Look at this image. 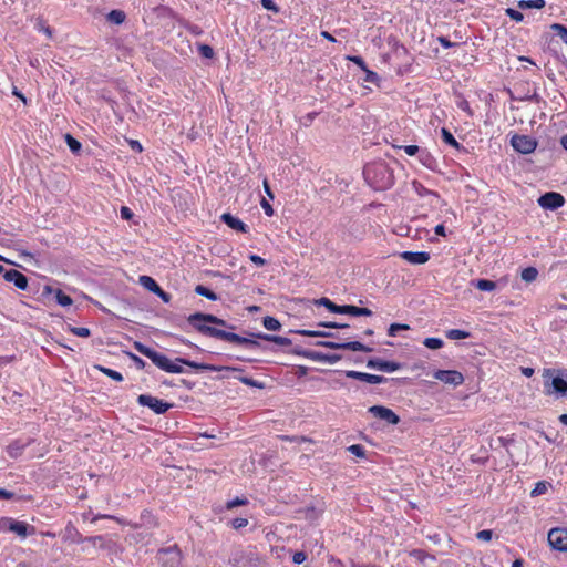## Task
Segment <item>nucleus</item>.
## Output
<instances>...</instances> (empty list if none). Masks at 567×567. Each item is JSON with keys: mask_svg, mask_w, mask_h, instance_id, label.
<instances>
[{"mask_svg": "<svg viewBox=\"0 0 567 567\" xmlns=\"http://www.w3.org/2000/svg\"><path fill=\"white\" fill-rule=\"evenodd\" d=\"M134 349L141 354L147 357L157 368L168 373H184L183 364L188 365L197 371H236L237 368L227 365H214L208 363H197L183 358H176L174 361L167 358L165 354L159 353L152 348L143 344L142 342L135 341Z\"/></svg>", "mask_w": 567, "mask_h": 567, "instance_id": "1", "label": "nucleus"}, {"mask_svg": "<svg viewBox=\"0 0 567 567\" xmlns=\"http://www.w3.org/2000/svg\"><path fill=\"white\" fill-rule=\"evenodd\" d=\"M363 176L374 190H385L394 185L393 169L384 161L367 164L363 169Z\"/></svg>", "mask_w": 567, "mask_h": 567, "instance_id": "2", "label": "nucleus"}, {"mask_svg": "<svg viewBox=\"0 0 567 567\" xmlns=\"http://www.w3.org/2000/svg\"><path fill=\"white\" fill-rule=\"evenodd\" d=\"M137 403L142 406L150 408L156 414H164L173 406L172 403H167L150 394H140L137 396Z\"/></svg>", "mask_w": 567, "mask_h": 567, "instance_id": "3", "label": "nucleus"}, {"mask_svg": "<svg viewBox=\"0 0 567 567\" xmlns=\"http://www.w3.org/2000/svg\"><path fill=\"white\" fill-rule=\"evenodd\" d=\"M511 145L520 154H530L537 147V141L528 135L515 134L511 138Z\"/></svg>", "mask_w": 567, "mask_h": 567, "instance_id": "4", "label": "nucleus"}, {"mask_svg": "<svg viewBox=\"0 0 567 567\" xmlns=\"http://www.w3.org/2000/svg\"><path fill=\"white\" fill-rule=\"evenodd\" d=\"M548 543L553 549L567 551V528H551L548 532Z\"/></svg>", "mask_w": 567, "mask_h": 567, "instance_id": "5", "label": "nucleus"}, {"mask_svg": "<svg viewBox=\"0 0 567 567\" xmlns=\"http://www.w3.org/2000/svg\"><path fill=\"white\" fill-rule=\"evenodd\" d=\"M433 377L442 383L453 386L463 384L465 380L464 375L456 370H435Z\"/></svg>", "mask_w": 567, "mask_h": 567, "instance_id": "6", "label": "nucleus"}, {"mask_svg": "<svg viewBox=\"0 0 567 567\" xmlns=\"http://www.w3.org/2000/svg\"><path fill=\"white\" fill-rule=\"evenodd\" d=\"M538 205L544 209L555 210L565 204V198L556 192H548L538 198Z\"/></svg>", "mask_w": 567, "mask_h": 567, "instance_id": "7", "label": "nucleus"}, {"mask_svg": "<svg viewBox=\"0 0 567 567\" xmlns=\"http://www.w3.org/2000/svg\"><path fill=\"white\" fill-rule=\"evenodd\" d=\"M318 344L329 348V349H344L351 351H361V352H371L373 349L359 342V341H349V342H333V341H322Z\"/></svg>", "mask_w": 567, "mask_h": 567, "instance_id": "8", "label": "nucleus"}, {"mask_svg": "<svg viewBox=\"0 0 567 567\" xmlns=\"http://www.w3.org/2000/svg\"><path fill=\"white\" fill-rule=\"evenodd\" d=\"M159 559L165 567H181V551L176 546L159 550Z\"/></svg>", "mask_w": 567, "mask_h": 567, "instance_id": "9", "label": "nucleus"}, {"mask_svg": "<svg viewBox=\"0 0 567 567\" xmlns=\"http://www.w3.org/2000/svg\"><path fill=\"white\" fill-rule=\"evenodd\" d=\"M369 413L374 417L385 421L389 424H398L399 416L389 408L382 405H373L369 408Z\"/></svg>", "mask_w": 567, "mask_h": 567, "instance_id": "10", "label": "nucleus"}, {"mask_svg": "<svg viewBox=\"0 0 567 567\" xmlns=\"http://www.w3.org/2000/svg\"><path fill=\"white\" fill-rule=\"evenodd\" d=\"M344 374L350 379L360 380L370 384H381L386 381V378L383 375L370 374L354 370H348L344 372Z\"/></svg>", "mask_w": 567, "mask_h": 567, "instance_id": "11", "label": "nucleus"}, {"mask_svg": "<svg viewBox=\"0 0 567 567\" xmlns=\"http://www.w3.org/2000/svg\"><path fill=\"white\" fill-rule=\"evenodd\" d=\"M367 367L382 372L392 373L398 371L401 368V364L394 361H385L382 359L374 358L368 360Z\"/></svg>", "mask_w": 567, "mask_h": 567, "instance_id": "12", "label": "nucleus"}, {"mask_svg": "<svg viewBox=\"0 0 567 567\" xmlns=\"http://www.w3.org/2000/svg\"><path fill=\"white\" fill-rule=\"evenodd\" d=\"M400 257L411 265H423L431 258L427 251H402Z\"/></svg>", "mask_w": 567, "mask_h": 567, "instance_id": "13", "label": "nucleus"}, {"mask_svg": "<svg viewBox=\"0 0 567 567\" xmlns=\"http://www.w3.org/2000/svg\"><path fill=\"white\" fill-rule=\"evenodd\" d=\"M4 280L12 282L20 290H25L28 288V278L16 269L4 271Z\"/></svg>", "mask_w": 567, "mask_h": 567, "instance_id": "14", "label": "nucleus"}, {"mask_svg": "<svg viewBox=\"0 0 567 567\" xmlns=\"http://www.w3.org/2000/svg\"><path fill=\"white\" fill-rule=\"evenodd\" d=\"M43 295L45 296H49V295H54L55 297V300L56 302L62 306V307H68V306H71L72 305V298L68 295H65L62 290L60 289H54L52 288L51 286H44L43 288Z\"/></svg>", "mask_w": 567, "mask_h": 567, "instance_id": "15", "label": "nucleus"}, {"mask_svg": "<svg viewBox=\"0 0 567 567\" xmlns=\"http://www.w3.org/2000/svg\"><path fill=\"white\" fill-rule=\"evenodd\" d=\"M221 220L231 229L240 231V233H247L248 226L243 223L239 218L233 216L229 213H225L221 215Z\"/></svg>", "mask_w": 567, "mask_h": 567, "instance_id": "16", "label": "nucleus"}, {"mask_svg": "<svg viewBox=\"0 0 567 567\" xmlns=\"http://www.w3.org/2000/svg\"><path fill=\"white\" fill-rule=\"evenodd\" d=\"M547 393H555L557 396H567V381L560 377H555L551 380V390H547Z\"/></svg>", "mask_w": 567, "mask_h": 567, "instance_id": "17", "label": "nucleus"}, {"mask_svg": "<svg viewBox=\"0 0 567 567\" xmlns=\"http://www.w3.org/2000/svg\"><path fill=\"white\" fill-rule=\"evenodd\" d=\"M419 162L431 171H435L437 167L436 158L425 148H421L417 154Z\"/></svg>", "mask_w": 567, "mask_h": 567, "instance_id": "18", "label": "nucleus"}, {"mask_svg": "<svg viewBox=\"0 0 567 567\" xmlns=\"http://www.w3.org/2000/svg\"><path fill=\"white\" fill-rule=\"evenodd\" d=\"M31 443V440H27V441H22V440H16L13 441L12 443H10L7 447V452L8 454L13 457V458H17L19 457L22 452L24 451V449Z\"/></svg>", "mask_w": 567, "mask_h": 567, "instance_id": "19", "label": "nucleus"}, {"mask_svg": "<svg viewBox=\"0 0 567 567\" xmlns=\"http://www.w3.org/2000/svg\"><path fill=\"white\" fill-rule=\"evenodd\" d=\"M8 529L21 537H27L29 525L24 522H19L14 519H8Z\"/></svg>", "mask_w": 567, "mask_h": 567, "instance_id": "20", "label": "nucleus"}, {"mask_svg": "<svg viewBox=\"0 0 567 567\" xmlns=\"http://www.w3.org/2000/svg\"><path fill=\"white\" fill-rule=\"evenodd\" d=\"M196 313H193L187 318L188 323L192 324L197 331L208 336L207 329H210L212 327L206 324L208 323L206 318L194 319Z\"/></svg>", "mask_w": 567, "mask_h": 567, "instance_id": "21", "label": "nucleus"}, {"mask_svg": "<svg viewBox=\"0 0 567 567\" xmlns=\"http://www.w3.org/2000/svg\"><path fill=\"white\" fill-rule=\"evenodd\" d=\"M257 337L259 339L270 341V342H274V343H276L278 346H282V347H288L291 344V340L289 338L281 337V336L259 333V334H257Z\"/></svg>", "mask_w": 567, "mask_h": 567, "instance_id": "22", "label": "nucleus"}, {"mask_svg": "<svg viewBox=\"0 0 567 567\" xmlns=\"http://www.w3.org/2000/svg\"><path fill=\"white\" fill-rule=\"evenodd\" d=\"M138 282L141 284V286H143L145 289L152 291V292H156L157 290H159V286L158 284L150 276H141L138 278Z\"/></svg>", "mask_w": 567, "mask_h": 567, "instance_id": "23", "label": "nucleus"}, {"mask_svg": "<svg viewBox=\"0 0 567 567\" xmlns=\"http://www.w3.org/2000/svg\"><path fill=\"white\" fill-rule=\"evenodd\" d=\"M125 12L117 9L111 10L106 16L107 21L114 24L123 23L125 21Z\"/></svg>", "mask_w": 567, "mask_h": 567, "instance_id": "24", "label": "nucleus"}, {"mask_svg": "<svg viewBox=\"0 0 567 567\" xmlns=\"http://www.w3.org/2000/svg\"><path fill=\"white\" fill-rule=\"evenodd\" d=\"M546 4L545 0H519V9H542Z\"/></svg>", "mask_w": 567, "mask_h": 567, "instance_id": "25", "label": "nucleus"}, {"mask_svg": "<svg viewBox=\"0 0 567 567\" xmlns=\"http://www.w3.org/2000/svg\"><path fill=\"white\" fill-rule=\"evenodd\" d=\"M195 292L202 297L207 298L208 300L216 301L218 299V296L212 291L209 288L198 285L195 287Z\"/></svg>", "mask_w": 567, "mask_h": 567, "instance_id": "26", "label": "nucleus"}, {"mask_svg": "<svg viewBox=\"0 0 567 567\" xmlns=\"http://www.w3.org/2000/svg\"><path fill=\"white\" fill-rule=\"evenodd\" d=\"M95 369H97L99 371H101L102 373H104L105 375H107L109 378L116 382L123 381V375L118 371L105 368L103 365H95Z\"/></svg>", "mask_w": 567, "mask_h": 567, "instance_id": "27", "label": "nucleus"}, {"mask_svg": "<svg viewBox=\"0 0 567 567\" xmlns=\"http://www.w3.org/2000/svg\"><path fill=\"white\" fill-rule=\"evenodd\" d=\"M474 286L481 291H493L496 288V284L488 279H478Z\"/></svg>", "mask_w": 567, "mask_h": 567, "instance_id": "28", "label": "nucleus"}, {"mask_svg": "<svg viewBox=\"0 0 567 567\" xmlns=\"http://www.w3.org/2000/svg\"><path fill=\"white\" fill-rule=\"evenodd\" d=\"M262 324L267 330L278 331L281 328V323L274 317L267 316L262 320Z\"/></svg>", "mask_w": 567, "mask_h": 567, "instance_id": "29", "label": "nucleus"}, {"mask_svg": "<svg viewBox=\"0 0 567 567\" xmlns=\"http://www.w3.org/2000/svg\"><path fill=\"white\" fill-rule=\"evenodd\" d=\"M471 334L470 332L465 331V330H461V329H451V330H447L446 331V337L450 339V340H461V339H466L468 338Z\"/></svg>", "mask_w": 567, "mask_h": 567, "instance_id": "30", "label": "nucleus"}, {"mask_svg": "<svg viewBox=\"0 0 567 567\" xmlns=\"http://www.w3.org/2000/svg\"><path fill=\"white\" fill-rule=\"evenodd\" d=\"M538 276V270L535 267H527L522 271V279L526 282H533Z\"/></svg>", "mask_w": 567, "mask_h": 567, "instance_id": "31", "label": "nucleus"}, {"mask_svg": "<svg viewBox=\"0 0 567 567\" xmlns=\"http://www.w3.org/2000/svg\"><path fill=\"white\" fill-rule=\"evenodd\" d=\"M197 318H206V321L209 323H214V324L223 326V327L226 326L225 320H223L214 315H206V313L197 312L196 316L194 317V319H197Z\"/></svg>", "mask_w": 567, "mask_h": 567, "instance_id": "32", "label": "nucleus"}, {"mask_svg": "<svg viewBox=\"0 0 567 567\" xmlns=\"http://www.w3.org/2000/svg\"><path fill=\"white\" fill-rule=\"evenodd\" d=\"M412 188L421 197H424L427 195H435L434 192L427 189L425 186H423L420 182H416V181L412 182Z\"/></svg>", "mask_w": 567, "mask_h": 567, "instance_id": "33", "label": "nucleus"}, {"mask_svg": "<svg viewBox=\"0 0 567 567\" xmlns=\"http://www.w3.org/2000/svg\"><path fill=\"white\" fill-rule=\"evenodd\" d=\"M442 138L446 144H449L455 148L461 147L460 143L455 140L453 134L450 131H447L446 128H442Z\"/></svg>", "mask_w": 567, "mask_h": 567, "instance_id": "34", "label": "nucleus"}, {"mask_svg": "<svg viewBox=\"0 0 567 567\" xmlns=\"http://www.w3.org/2000/svg\"><path fill=\"white\" fill-rule=\"evenodd\" d=\"M65 141L72 153H78L81 150V143L70 134L65 135Z\"/></svg>", "mask_w": 567, "mask_h": 567, "instance_id": "35", "label": "nucleus"}, {"mask_svg": "<svg viewBox=\"0 0 567 567\" xmlns=\"http://www.w3.org/2000/svg\"><path fill=\"white\" fill-rule=\"evenodd\" d=\"M423 344L429 349H440L443 347V341L440 338H426L423 341Z\"/></svg>", "mask_w": 567, "mask_h": 567, "instance_id": "36", "label": "nucleus"}, {"mask_svg": "<svg viewBox=\"0 0 567 567\" xmlns=\"http://www.w3.org/2000/svg\"><path fill=\"white\" fill-rule=\"evenodd\" d=\"M69 331L81 338H87L91 334L90 329L85 327H69Z\"/></svg>", "mask_w": 567, "mask_h": 567, "instance_id": "37", "label": "nucleus"}, {"mask_svg": "<svg viewBox=\"0 0 567 567\" xmlns=\"http://www.w3.org/2000/svg\"><path fill=\"white\" fill-rule=\"evenodd\" d=\"M409 329H410V326H408V324H404V323H392V324H390V327L388 329V334L390 337H395L399 331L409 330Z\"/></svg>", "mask_w": 567, "mask_h": 567, "instance_id": "38", "label": "nucleus"}, {"mask_svg": "<svg viewBox=\"0 0 567 567\" xmlns=\"http://www.w3.org/2000/svg\"><path fill=\"white\" fill-rule=\"evenodd\" d=\"M316 303L318 305H321V306H324L329 311L333 312V313H337V311L339 310V306L333 303L330 299L328 298H321L319 300H316Z\"/></svg>", "mask_w": 567, "mask_h": 567, "instance_id": "39", "label": "nucleus"}, {"mask_svg": "<svg viewBox=\"0 0 567 567\" xmlns=\"http://www.w3.org/2000/svg\"><path fill=\"white\" fill-rule=\"evenodd\" d=\"M551 29L556 31V34L560 37L564 43L567 44V28L559 23H554Z\"/></svg>", "mask_w": 567, "mask_h": 567, "instance_id": "40", "label": "nucleus"}, {"mask_svg": "<svg viewBox=\"0 0 567 567\" xmlns=\"http://www.w3.org/2000/svg\"><path fill=\"white\" fill-rule=\"evenodd\" d=\"M297 333L301 334V336H307V337H329L331 336L329 332H326V331H319V330H298Z\"/></svg>", "mask_w": 567, "mask_h": 567, "instance_id": "41", "label": "nucleus"}, {"mask_svg": "<svg viewBox=\"0 0 567 567\" xmlns=\"http://www.w3.org/2000/svg\"><path fill=\"white\" fill-rule=\"evenodd\" d=\"M198 52L205 59H212L214 56V50L208 44H200L198 47Z\"/></svg>", "mask_w": 567, "mask_h": 567, "instance_id": "42", "label": "nucleus"}, {"mask_svg": "<svg viewBox=\"0 0 567 567\" xmlns=\"http://www.w3.org/2000/svg\"><path fill=\"white\" fill-rule=\"evenodd\" d=\"M505 12L512 20L516 22H522L524 20V14L516 9L507 8Z\"/></svg>", "mask_w": 567, "mask_h": 567, "instance_id": "43", "label": "nucleus"}, {"mask_svg": "<svg viewBox=\"0 0 567 567\" xmlns=\"http://www.w3.org/2000/svg\"><path fill=\"white\" fill-rule=\"evenodd\" d=\"M348 451L358 457H365V449L360 444L350 445Z\"/></svg>", "mask_w": 567, "mask_h": 567, "instance_id": "44", "label": "nucleus"}, {"mask_svg": "<svg viewBox=\"0 0 567 567\" xmlns=\"http://www.w3.org/2000/svg\"><path fill=\"white\" fill-rule=\"evenodd\" d=\"M337 313L350 315V316L357 317V306H353V305L339 306V310L337 311Z\"/></svg>", "mask_w": 567, "mask_h": 567, "instance_id": "45", "label": "nucleus"}, {"mask_svg": "<svg viewBox=\"0 0 567 567\" xmlns=\"http://www.w3.org/2000/svg\"><path fill=\"white\" fill-rule=\"evenodd\" d=\"M393 147L395 148H403L404 152L409 155V156H417V154L420 153L421 148L417 146V145H406V146H401V145H393Z\"/></svg>", "mask_w": 567, "mask_h": 567, "instance_id": "46", "label": "nucleus"}, {"mask_svg": "<svg viewBox=\"0 0 567 567\" xmlns=\"http://www.w3.org/2000/svg\"><path fill=\"white\" fill-rule=\"evenodd\" d=\"M35 29L39 32H43L48 38L52 37V29L48 24H45V22L43 20H39L37 22Z\"/></svg>", "mask_w": 567, "mask_h": 567, "instance_id": "47", "label": "nucleus"}, {"mask_svg": "<svg viewBox=\"0 0 567 567\" xmlns=\"http://www.w3.org/2000/svg\"><path fill=\"white\" fill-rule=\"evenodd\" d=\"M208 330V336L209 337H214V338H217V339H220V340H226V337H227V331L225 330H220V329H217V328H214L212 327L210 329H207Z\"/></svg>", "mask_w": 567, "mask_h": 567, "instance_id": "48", "label": "nucleus"}, {"mask_svg": "<svg viewBox=\"0 0 567 567\" xmlns=\"http://www.w3.org/2000/svg\"><path fill=\"white\" fill-rule=\"evenodd\" d=\"M247 503H248L247 498L236 497L234 499L228 501L226 504V507H227V509H231L236 506L246 505Z\"/></svg>", "mask_w": 567, "mask_h": 567, "instance_id": "49", "label": "nucleus"}, {"mask_svg": "<svg viewBox=\"0 0 567 567\" xmlns=\"http://www.w3.org/2000/svg\"><path fill=\"white\" fill-rule=\"evenodd\" d=\"M493 532L491 529H483L476 534L477 539L482 542H489L492 539Z\"/></svg>", "mask_w": 567, "mask_h": 567, "instance_id": "50", "label": "nucleus"}, {"mask_svg": "<svg viewBox=\"0 0 567 567\" xmlns=\"http://www.w3.org/2000/svg\"><path fill=\"white\" fill-rule=\"evenodd\" d=\"M248 525V519L243 517H237L231 520V527L235 529H240L243 527H246Z\"/></svg>", "mask_w": 567, "mask_h": 567, "instance_id": "51", "label": "nucleus"}, {"mask_svg": "<svg viewBox=\"0 0 567 567\" xmlns=\"http://www.w3.org/2000/svg\"><path fill=\"white\" fill-rule=\"evenodd\" d=\"M261 4L265 9L272 11L275 13L279 12V8L276 6L274 0H261Z\"/></svg>", "mask_w": 567, "mask_h": 567, "instance_id": "52", "label": "nucleus"}, {"mask_svg": "<svg viewBox=\"0 0 567 567\" xmlns=\"http://www.w3.org/2000/svg\"><path fill=\"white\" fill-rule=\"evenodd\" d=\"M547 491V485L545 482H538L536 483L535 488L532 492V495H540L544 494Z\"/></svg>", "mask_w": 567, "mask_h": 567, "instance_id": "53", "label": "nucleus"}, {"mask_svg": "<svg viewBox=\"0 0 567 567\" xmlns=\"http://www.w3.org/2000/svg\"><path fill=\"white\" fill-rule=\"evenodd\" d=\"M307 559V555L303 551H296L292 556V561L296 565L302 564Z\"/></svg>", "mask_w": 567, "mask_h": 567, "instance_id": "54", "label": "nucleus"}, {"mask_svg": "<svg viewBox=\"0 0 567 567\" xmlns=\"http://www.w3.org/2000/svg\"><path fill=\"white\" fill-rule=\"evenodd\" d=\"M324 355H326L324 353L315 352V351L306 353L307 358H309L311 360H316V361H321V362H324Z\"/></svg>", "mask_w": 567, "mask_h": 567, "instance_id": "55", "label": "nucleus"}, {"mask_svg": "<svg viewBox=\"0 0 567 567\" xmlns=\"http://www.w3.org/2000/svg\"><path fill=\"white\" fill-rule=\"evenodd\" d=\"M341 359H342V357L337 353H330V354L324 355V362H327L329 364H334L338 361H340Z\"/></svg>", "mask_w": 567, "mask_h": 567, "instance_id": "56", "label": "nucleus"}, {"mask_svg": "<svg viewBox=\"0 0 567 567\" xmlns=\"http://www.w3.org/2000/svg\"><path fill=\"white\" fill-rule=\"evenodd\" d=\"M238 344H247V346H250V347H258L259 343L252 339H249V338H245V337H241L239 336V340L237 342Z\"/></svg>", "mask_w": 567, "mask_h": 567, "instance_id": "57", "label": "nucleus"}, {"mask_svg": "<svg viewBox=\"0 0 567 567\" xmlns=\"http://www.w3.org/2000/svg\"><path fill=\"white\" fill-rule=\"evenodd\" d=\"M260 205L267 216L274 215V209H272V206L269 204V202H267L266 199H262Z\"/></svg>", "mask_w": 567, "mask_h": 567, "instance_id": "58", "label": "nucleus"}, {"mask_svg": "<svg viewBox=\"0 0 567 567\" xmlns=\"http://www.w3.org/2000/svg\"><path fill=\"white\" fill-rule=\"evenodd\" d=\"M249 259L251 262H254L258 267H262L266 265V260L258 255H250Z\"/></svg>", "mask_w": 567, "mask_h": 567, "instance_id": "59", "label": "nucleus"}, {"mask_svg": "<svg viewBox=\"0 0 567 567\" xmlns=\"http://www.w3.org/2000/svg\"><path fill=\"white\" fill-rule=\"evenodd\" d=\"M350 61H352L353 63H355L361 70H365L367 69V64L365 62L363 61V59L361 56H350L349 58Z\"/></svg>", "mask_w": 567, "mask_h": 567, "instance_id": "60", "label": "nucleus"}, {"mask_svg": "<svg viewBox=\"0 0 567 567\" xmlns=\"http://www.w3.org/2000/svg\"><path fill=\"white\" fill-rule=\"evenodd\" d=\"M365 72L364 81L367 82H375L378 80V74L373 71H370L368 69L363 70Z\"/></svg>", "mask_w": 567, "mask_h": 567, "instance_id": "61", "label": "nucleus"}, {"mask_svg": "<svg viewBox=\"0 0 567 567\" xmlns=\"http://www.w3.org/2000/svg\"><path fill=\"white\" fill-rule=\"evenodd\" d=\"M121 217L125 220H130L133 217V212L128 207L123 206L121 208Z\"/></svg>", "mask_w": 567, "mask_h": 567, "instance_id": "62", "label": "nucleus"}, {"mask_svg": "<svg viewBox=\"0 0 567 567\" xmlns=\"http://www.w3.org/2000/svg\"><path fill=\"white\" fill-rule=\"evenodd\" d=\"M156 296H158L165 303H168L171 301V295L165 292L162 288L155 292Z\"/></svg>", "mask_w": 567, "mask_h": 567, "instance_id": "63", "label": "nucleus"}, {"mask_svg": "<svg viewBox=\"0 0 567 567\" xmlns=\"http://www.w3.org/2000/svg\"><path fill=\"white\" fill-rule=\"evenodd\" d=\"M439 42L441 43V45H442L443 48H446V49L452 48V47H454V45H455L454 43H452V42H451L447 38H445V37H440V38H439Z\"/></svg>", "mask_w": 567, "mask_h": 567, "instance_id": "64", "label": "nucleus"}]
</instances>
